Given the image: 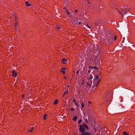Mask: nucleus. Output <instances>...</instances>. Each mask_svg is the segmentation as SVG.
<instances>
[{"instance_id":"obj_1","label":"nucleus","mask_w":135,"mask_h":135,"mask_svg":"<svg viewBox=\"0 0 135 135\" xmlns=\"http://www.w3.org/2000/svg\"><path fill=\"white\" fill-rule=\"evenodd\" d=\"M80 127L79 130V131L82 133H84L85 130V129L83 127V126L82 125H80L79 126Z\"/></svg>"},{"instance_id":"obj_2","label":"nucleus","mask_w":135,"mask_h":135,"mask_svg":"<svg viewBox=\"0 0 135 135\" xmlns=\"http://www.w3.org/2000/svg\"><path fill=\"white\" fill-rule=\"evenodd\" d=\"M102 21L101 20H100L99 21H97L95 23V25L99 26L100 25Z\"/></svg>"},{"instance_id":"obj_3","label":"nucleus","mask_w":135,"mask_h":135,"mask_svg":"<svg viewBox=\"0 0 135 135\" xmlns=\"http://www.w3.org/2000/svg\"><path fill=\"white\" fill-rule=\"evenodd\" d=\"M12 76L16 77L17 75V74L16 70H13L12 72Z\"/></svg>"},{"instance_id":"obj_4","label":"nucleus","mask_w":135,"mask_h":135,"mask_svg":"<svg viewBox=\"0 0 135 135\" xmlns=\"http://www.w3.org/2000/svg\"><path fill=\"white\" fill-rule=\"evenodd\" d=\"M83 127L86 128L87 130H88L89 129V128L88 126L85 123H83Z\"/></svg>"},{"instance_id":"obj_5","label":"nucleus","mask_w":135,"mask_h":135,"mask_svg":"<svg viewBox=\"0 0 135 135\" xmlns=\"http://www.w3.org/2000/svg\"><path fill=\"white\" fill-rule=\"evenodd\" d=\"M90 133L88 132H85L84 133H81V135H90Z\"/></svg>"},{"instance_id":"obj_6","label":"nucleus","mask_w":135,"mask_h":135,"mask_svg":"<svg viewBox=\"0 0 135 135\" xmlns=\"http://www.w3.org/2000/svg\"><path fill=\"white\" fill-rule=\"evenodd\" d=\"M129 9L128 8H126L125 9H123L122 12L124 13L125 14H126L127 13V10H129Z\"/></svg>"},{"instance_id":"obj_7","label":"nucleus","mask_w":135,"mask_h":135,"mask_svg":"<svg viewBox=\"0 0 135 135\" xmlns=\"http://www.w3.org/2000/svg\"><path fill=\"white\" fill-rule=\"evenodd\" d=\"M31 4L29 3L27 1H26V6L27 7H30L31 6Z\"/></svg>"},{"instance_id":"obj_8","label":"nucleus","mask_w":135,"mask_h":135,"mask_svg":"<svg viewBox=\"0 0 135 135\" xmlns=\"http://www.w3.org/2000/svg\"><path fill=\"white\" fill-rule=\"evenodd\" d=\"M62 62L64 64H65L66 62H65V61H67V59H61Z\"/></svg>"},{"instance_id":"obj_9","label":"nucleus","mask_w":135,"mask_h":135,"mask_svg":"<svg viewBox=\"0 0 135 135\" xmlns=\"http://www.w3.org/2000/svg\"><path fill=\"white\" fill-rule=\"evenodd\" d=\"M110 95H111V94L110 93H108V94H107L106 95V96L107 98V99H108L109 97V96Z\"/></svg>"},{"instance_id":"obj_10","label":"nucleus","mask_w":135,"mask_h":135,"mask_svg":"<svg viewBox=\"0 0 135 135\" xmlns=\"http://www.w3.org/2000/svg\"><path fill=\"white\" fill-rule=\"evenodd\" d=\"M77 118H78L77 117H76L75 116V117H74L73 118V121H75L76 120Z\"/></svg>"},{"instance_id":"obj_11","label":"nucleus","mask_w":135,"mask_h":135,"mask_svg":"<svg viewBox=\"0 0 135 135\" xmlns=\"http://www.w3.org/2000/svg\"><path fill=\"white\" fill-rule=\"evenodd\" d=\"M99 77V76L98 75H97L95 77V78H94V81H95V80L98 79V78Z\"/></svg>"},{"instance_id":"obj_12","label":"nucleus","mask_w":135,"mask_h":135,"mask_svg":"<svg viewBox=\"0 0 135 135\" xmlns=\"http://www.w3.org/2000/svg\"><path fill=\"white\" fill-rule=\"evenodd\" d=\"M47 116V115L46 114H45L44 116L43 119L45 120L46 119Z\"/></svg>"},{"instance_id":"obj_13","label":"nucleus","mask_w":135,"mask_h":135,"mask_svg":"<svg viewBox=\"0 0 135 135\" xmlns=\"http://www.w3.org/2000/svg\"><path fill=\"white\" fill-rule=\"evenodd\" d=\"M58 100H55V101H54V104L55 105L58 102Z\"/></svg>"},{"instance_id":"obj_14","label":"nucleus","mask_w":135,"mask_h":135,"mask_svg":"<svg viewBox=\"0 0 135 135\" xmlns=\"http://www.w3.org/2000/svg\"><path fill=\"white\" fill-rule=\"evenodd\" d=\"M33 127H32L31 128H30V129H31V130H30V129H29L28 130V131L30 132H31L32 131H33Z\"/></svg>"},{"instance_id":"obj_15","label":"nucleus","mask_w":135,"mask_h":135,"mask_svg":"<svg viewBox=\"0 0 135 135\" xmlns=\"http://www.w3.org/2000/svg\"><path fill=\"white\" fill-rule=\"evenodd\" d=\"M129 134L126 132H124L123 133V135H128Z\"/></svg>"},{"instance_id":"obj_16","label":"nucleus","mask_w":135,"mask_h":135,"mask_svg":"<svg viewBox=\"0 0 135 135\" xmlns=\"http://www.w3.org/2000/svg\"><path fill=\"white\" fill-rule=\"evenodd\" d=\"M82 122V119H80L79 120V121L78 122V124H79L81 122Z\"/></svg>"},{"instance_id":"obj_17","label":"nucleus","mask_w":135,"mask_h":135,"mask_svg":"<svg viewBox=\"0 0 135 135\" xmlns=\"http://www.w3.org/2000/svg\"><path fill=\"white\" fill-rule=\"evenodd\" d=\"M75 104L77 107H79V104L77 103L76 102H75Z\"/></svg>"},{"instance_id":"obj_18","label":"nucleus","mask_w":135,"mask_h":135,"mask_svg":"<svg viewBox=\"0 0 135 135\" xmlns=\"http://www.w3.org/2000/svg\"><path fill=\"white\" fill-rule=\"evenodd\" d=\"M61 71L62 72L63 74H64L65 73V70H64L62 69Z\"/></svg>"},{"instance_id":"obj_19","label":"nucleus","mask_w":135,"mask_h":135,"mask_svg":"<svg viewBox=\"0 0 135 135\" xmlns=\"http://www.w3.org/2000/svg\"><path fill=\"white\" fill-rule=\"evenodd\" d=\"M15 28L16 29V30H17V24L16 23L15 24Z\"/></svg>"},{"instance_id":"obj_20","label":"nucleus","mask_w":135,"mask_h":135,"mask_svg":"<svg viewBox=\"0 0 135 135\" xmlns=\"http://www.w3.org/2000/svg\"><path fill=\"white\" fill-rule=\"evenodd\" d=\"M81 109H82V108H83L84 107V103H82L81 104Z\"/></svg>"},{"instance_id":"obj_21","label":"nucleus","mask_w":135,"mask_h":135,"mask_svg":"<svg viewBox=\"0 0 135 135\" xmlns=\"http://www.w3.org/2000/svg\"><path fill=\"white\" fill-rule=\"evenodd\" d=\"M70 110L72 111H74L75 110L73 108H71L70 109Z\"/></svg>"},{"instance_id":"obj_22","label":"nucleus","mask_w":135,"mask_h":135,"mask_svg":"<svg viewBox=\"0 0 135 135\" xmlns=\"http://www.w3.org/2000/svg\"><path fill=\"white\" fill-rule=\"evenodd\" d=\"M92 81H91V84H89V85L90 87H91V84H92Z\"/></svg>"},{"instance_id":"obj_23","label":"nucleus","mask_w":135,"mask_h":135,"mask_svg":"<svg viewBox=\"0 0 135 135\" xmlns=\"http://www.w3.org/2000/svg\"><path fill=\"white\" fill-rule=\"evenodd\" d=\"M119 13L122 15V16H123V13H122L121 12H119Z\"/></svg>"},{"instance_id":"obj_24","label":"nucleus","mask_w":135,"mask_h":135,"mask_svg":"<svg viewBox=\"0 0 135 135\" xmlns=\"http://www.w3.org/2000/svg\"><path fill=\"white\" fill-rule=\"evenodd\" d=\"M85 121L87 123H88V122L87 120V119H85Z\"/></svg>"},{"instance_id":"obj_25","label":"nucleus","mask_w":135,"mask_h":135,"mask_svg":"<svg viewBox=\"0 0 135 135\" xmlns=\"http://www.w3.org/2000/svg\"><path fill=\"white\" fill-rule=\"evenodd\" d=\"M66 11L68 15H70V13H69V12H68V11L67 10H66Z\"/></svg>"},{"instance_id":"obj_26","label":"nucleus","mask_w":135,"mask_h":135,"mask_svg":"<svg viewBox=\"0 0 135 135\" xmlns=\"http://www.w3.org/2000/svg\"><path fill=\"white\" fill-rule=\"evenodd\" d=\"M93 68L94 69H96L97 70H98V68H97L96 67H95Z\"/></svg>"},{"instance_id":"obj_27","label":"nucleus","mask_w":135,"mask_h":135,"mask_svg":"<svg viewBox=\"0 0 135 135\" xmlns=\"http://www.w3.org/2000/svg\"><path fill=\"white\" fill-rule=\"evenodd\" d=\"M116 39H117V37L116 36H115L114 37V40H116Z\"/></svg>"},{"instance_id":"obj_28","label":"nucleus","mask_w":135,"mask_h":135,"mask_svg":"<svg viewBox=\"0 0 135 135\" xmlns=\"http://www.w3.org/2000/svg\"><path fill=\"white\" fill-rule=\"evenodd\" d=\"M93 76H91L90 77V79H93Z\"/></svg>"},{"instance_id":"obj_29","label":"nucleus","mask_w":135,"mask_h":135,"mask_svg":"<svg viewBox=\"0 0 135 135\" xmlns=\"http://www.w3.org/2000/svg\"><path fill=\"white\" fill-rule=\"evenodd\" d=\"M73 102L74 103H75L76 102V100L75 99H74L73 100Z\"/></svg>"},{"instance_id":"obj_30","label":"nucleus","mask_w":135,"mask_h":135,"mask_svg":"<svg viewBox=\"0 0 135 135\" xmlns=\"http://www.w3.org/2000/svg\"><path fill=\"white\" fill-rule=\"evenodd\" d=\"M100 81V79L98 81V83L97 84H99Z\"/></svg>"},{"instance_id":"obj_31","label":"nucleus","mask_w":135,"mask_h":135,"mask_svg":"<svg viewBox=\"0 0 135 135\" xmlns=\"http://www.w3.org/2000/svg\"><path fill=\"white\" fill-rule=\"evenodd\" d=\"M24 96H25L24 95V94L22 96V98H23L24 97Z\"/></svg>"},{"instance_id":"obj_32","label":"nucleus","mask_w":135,"mask_h":135,"mask_svg":"<svg viewBox=\"0 0 135 135\" xmlns=\"http://www.w3.org/2000/svg\"><path fill=\"white\" fill-rule=\"evenodd\" d=\"M62 69H63V70H65L66 69V68H63Z\"/></svg>"},{"instance_id":"obj_33","label":"nucleus","mask_w":135,"mask_h":135,"mask_svg":"<svg viewBox=\"0 0 135 135\" xmlns=\"http://www.w3.org/2000/svg\"><path fill=\"white\" fill-rule=\"evenodd\" d=\"M91 71V70H88L89 73H90Z\"/></svg>"},{"instance_id":"obj_34","label":"nucleus","mask_w":135,"mask_h":135,"mask_svg":"<svg viewBox=\"0 0 135 135\" xmlns=\"http://www.w3.org/2000/svg\"><path fill=\"white\" fill-rule=\"evenodd\" d=\"M79 73V71H78H78H76V73L77 74H78V73Z\"/></svg>"},{"instance_id":"obj_35","label":"nucleus","mask_w":135,"mask_h":135,"mask_svg":"<svg viewBox=\"0 0 135 135\" xmlns=\"http://www.w3.org/2000/svg\"><path fill=\"white\" fill-rule=\"evenodd\" d=\"M78 12V11L77 10H76L75 11V12H76V13H77V12Z\"/></svg>"},{"instance_id":"obj_36","label":"nucleus","mask_w":135,"mask_h":135,"mask_svg":"<svg viewBox=\"0 0 135 135\" xmlns=\"http://www.w3.org/2000/svg\"><path fill=\"white\" fill-rule=\"evenodd\" d=\"M57 28L58 30H59L60 29V27H57Z\"/></svg>"},{"instance_id":"obj_37","label":"nucleus","mask_w":135,"mask_h":135,"mask_svg":"<svg viewBox=\"0 0 135 135\" xmlns=\"http://www.w3.org/2000/svg\"><path fill=\"white\" fill-rule=\"evenodd\" d=\"M89 84H89V82H87V85H89Z\"/></svg>"},{"instance_id":"obj_38","label":"nucleus","mask_w":135,"mask_h":135,"mask_svg":"<svg viewBox=\"0 0 135 135\" xmlns=\"http://www.w3.org/2000/svg\"><path fill=\"white\" fill-rule=\"evenodd\" d=\"M76 21L77 22H78V20H76H76H75V21H76Z\"/></svg>"},{"instance_id":"obj_39","label":"nucleus","mask_w":135,"mask_h":135,"mask_svg":"<svg viewBox=\"0 0 135 135\" xmlns=\"http://www.w3.org/2000/svg\"><path fill=\"white\" fill-rule=\"evenodd\" d=\"M88 25V27L89 28H90V26H89L88 25Z\"/></svg>"},{"instance_id":"obj_40","label":"nucleus","mask_w":135,"mask_h":135,"mask_svg":"<svg viewBox=\"0 0 135 135\" xmlns=\"http://www.w3.org/2000/svg\"><path fill=\"white\" fill-rule=\"evenodd\" d=\"M69 92V91H68V89L67 90V91L66 92V93H68Z\"/></svg>"},{"instance_id":"obj_41","label":"nucleus","mask_w":135,"mask_h":135,"mask_svg":"<svg viewBox=\"0 0 135 135\" xmlns=\"http://www.w3.org/2000/svg\"><path fill=\"white\" fill-rule=\"evenodd\" d=\"M98 85V84H96V85L95 86H97Z\"/></svg>"},{"instance_id":"obj_42","label":"nucleus","mask_w":135,"mask_h":135,"mask_svg":"<svg viewBox=\"0 0 135 135\" xmlns=\"http://www.w3.org/2000/svg\"><path fill=\"white\" fill-rule=\"evenodd\" d=\"M81 23V22L79 21V24H80Z\"/></svg>"},{"instance_id":"obj_43","label":"nucleus","mask_w":135,"mask_h":135,"mask_svg":"<svg viewBox=\"0 0 135 135\" xmlns=\"http://www.w3.org/2000/svg\"><path fill=\"white\" fill-rule=\"evenodd\" d=\"M66 93V91H65L64 93V94H65Z\"/></svg>"},{"instance_id":"obj_44","label":"nucleus","mask_w":135,"mask_h":135,"mask_svg":"<svg viewBox=\"0 0 135 135\" xmlns=\"http://www.w3.org/2000/svg\"><path fill=\"white\" fill-rule=\"evenodd\" d=\"M64 95H65V94H63V97H64Z\"/></svg>"},{"instance_id":"obj_45","label":"nucleus","mask_w":135,"mask_h":135,"mask_svg":"<svg viewBox=\"0 0 135 135\" xmlns=\"http://www.w3.org/2000/svg\"><path fill=\"white\" fill-rule=\"evenodd\" d=\"M90 135H93L91 134L90 133Z\"/></svg>"},{"instance_id":"obj_46","label":"nucleus","mask_w":135,"mask_h":135,"mask_svg":"<svg viewBox=\"0 0 135 135\" xmlns=\"http://www.w3.org/2000/svg\"><path fill=\"white\" fill-rule=\"evenodd\" d=\"M89 68H92V67H89Z\"/></svg>"},{"instance_id":"obj_47","label":"nucleus","mask_w":135,"mask_h":135,"mask_svg":"<svg viewBox=\"0 0 135 135\" xmlns=\"http://www.w3.org/2000/svg\"><path fill=\"white\" fill-rule=\"evenodd\" d=\"M68 87H69V85H68Z\"/></svg>"},{"instance_id":"obj_48","label":"nucleus","mask_w":135,"mask_h":135,"mask_svg":"<svg viewBox=\"0 0 135 135\" xmlns=\"http://www.w3.org/2000/svg\"><path fill=\"white\" fill-rule=\"evenodd\" d=\"M82 84H83V82Z\"/></svg>"},{"instance_id":"obj_49","label":"nucleus","mask_w":135,"mask_h":135,"mask_svg":"<svg viewBox=\"0 0 135 135\" xmlns=\"http://www.w3.org/2000/svg\"><path fill=\"white\" fill-rule=\"evenodd\" d=\"M108 100L107 101V102H108Z\"/></svg>"}]
</instances>
